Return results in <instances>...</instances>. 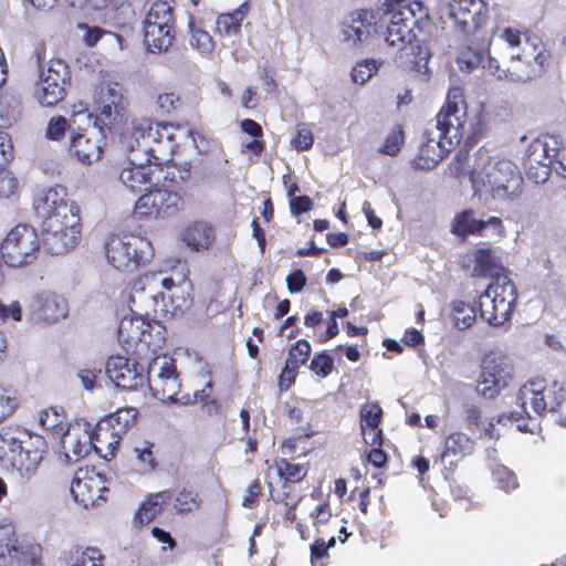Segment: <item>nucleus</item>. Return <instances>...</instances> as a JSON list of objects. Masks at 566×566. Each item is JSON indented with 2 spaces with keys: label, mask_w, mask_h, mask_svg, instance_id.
I'll use <instances>...</instances> for the list:
<instances>
[{
  "label": "nucleus",
  "mask_w": 566,
  "mask_h": 566,
  "mask_svg": "<svg viewBox=\"0 0 566 566\" xmlns=\"http://www.w3.org/2000/svg\"><path fill=\"white\" fill-rule=\"evenodd\" d=\"M34 209L42 221L43 247L59 255L74 249L81 239V210L67 200L66 188L60 185L43 190L34 199Z\"/></svg>",
  "instance_id": "nucleus-1"
},
{
  "label": "nucleus",
  "mask_w": 566,
  "mask_h": 566,
  "mask_svg": "<svg viewBox=\"0 0 566 566\" xmlns=\"http://www.w3.org/2000/svg\"><path fill=\"white\" fill-rule=\"evenodd\" d=\"M465 115L464 92L461 87L448 91L444 105L436 116L437 137L427 129L423 134L418 154L412 159L416 169L430 170L449 153L454 143H460L463 136Z\"/></svg>",
  "instance_id": "nucleus-2"
},
{
  "label": "nucleus",
  "mask_w": 566,
  "mask_h": 566,
  "mask_svg": "<svg viewBox=\"0 0 566 566\" xmlns=\"http://www.w3.org/2000/svg\"><path fill=\"white\" fill-rule=\"evenodd\" d=\"M46 452L48 443L40 434L18 427L0 431V463L15 469L27 480L36 473Z\"/></svg>",
  "instance_id": "nucleus-3"
},
{
  "label": "nucleus",
  "mask_w": 566,
  "mask_h": 566,
  "mask_svg": "<svg viewBox=\"0 0 566 566\" xmlns=\"http://www.w3.org/2000/svg\"><path fill=\"white\" fill-rule=\"evenodd\" d=\"M148 387L155 398L163 402H180L189 405L197 400H203L209 396L207 389H211V381H207L206 387L193 394V399L189 395L176 398L181 384L176 371L175 360L171 356H155L148 365L147 371Z\"/></svg>",
  "instance_id": "nucleus-4"
},
{
  "label": "nucleus",
  "mask_w": 566,
  "mask_h": 566,
  "mask_svg": "<svg viewBox=\"0 0 566 566\" xmlns=\"http://www.w3.org/2000/svg\"><path fill=\"white\" fill-rule=\"evenodd\" d=\"M109 265L123 273H134L148 263L153 255L151 242L138 234H112L104 244Z\"/></svg>",
  "instance_id": "nucleus-5"
},
{
  "label": "nucleus",
  "mask_w": 566,
  "mask_h": 566,
  "mask_svg": "<svg viewBox=\"0 0 566 566\" xmlns=\"http://www.w3.org/2000/svg\"><path fill=\"white\" fill-rule=\"evenodd\" d=\"M385 41L398 50L417 40V32H423L431 23L429 10L421 1H411L390 12Z\"/></svg>",
  "instance_id": "nucleus-6"
},
{
  "label": "nucleus",
  "mask_w": 566,
  "mask_h": 566,
  "mask_svg": "<svg viewBox=\"0 0 566 566\" xmlns=\"http://www.w3.org/2000/svg\"><path fill=\"white\" fill-rule=\"evenodd\" d=\"M517 300L514 283L507 277H496L479 296L480 317L492 326H501L511 318Z\"/></svg>",
  "instance_id": "nucleus-7"
},
{
  "label": "nucleus",
  "mask_w": 566,
  "mask_h": 566,
  "mask_svg": "<svg viewBox=\"0 0 566 566\" xmlns=\"http://www.w3.org/2000/svg\"><path fill=\"white\" fill-rule=\"evenodd\" d=\"M43 244L35 228L20 223L12 228L1 242L0 252L4 263L11 268L32 264Z\"/></svg>",
  "instance_id": "nucleus-8"
},
{
  "label": "nucleus",
  "mask_w": 566,
  "mask_h": 566,
  "mask_svg": "<svg viewBox=\"0 0 566 566\" xmlns=\"http://www.w3.org/2000/svg\"><path fill=\"white\" fill-rule=\"evenodd\" d=\"M174 8L165 0L150 6L144 21V40L153 52L167 51L175 41Z\"/></svg>",
  "instance_id": "nucleus-9"
},
{
  "label": "nucleus",
  "mask_w": 566,
  "mask_h": 566,
  "mask_svg": "<svg viewBox=\"0 0 566 566\" xmlns=\"http://www.w3.org/2000/svg\"><path fill=\"white\" fill-rule=\"evenodd\" d=\"M566 390L554 380L547 388L546 379L539 376L530 378L518 390L517 399L521 401L523 411L528 413V403L535 415H543L547 409L554 411L565 400Z\"/></svg>",
  "instance_id": "nucleus-10"
},
{
  "label": "nucleus",
  "mask_w": 566,
  "mask_h": 566,
  "mask_svg": "<svg viewBox=\"0 0 566 566\" xmlns=\"http://www.w3.org/2000/svg\"><path fill=\"white\" fill-rule=\"evenodd\" d=\"M70 77V67L64 61L51 60L48 67L40 72L34 97L43 106H55L65 97V85Z\"/></svg>",
  "instance_id": "nucleus-11"
},
{
  "label": "nucleus",
  "mask_w": 566,
  "mask_h": 566,
  "mask_svg": "<svg viewBox=\"0 0 566 566\" xmlns=\"http://www.w3.org/2000/svg\"><path fill=\"white\" fill-rule=\"evenodd\" d=\"M184 198L167 189L155 188L142 195L134 206L137 219L172 218L184 210Z\"/></svg>",
  "instance_id": "nucleus-12"
},
{
  "label": "nucleus",
  "mask_w": 566,
  "mask_h": 566,
  "mask_svg": "<svg viewBox=\"0 0 566 566\" xmlns=\"http://www.w3.org/2000/svg\"><path fill=\"white\" fill-rule=\"evenodd\" d=\"M450 17L455 30L465 36H476L489 21V7L484 0H452Z\"/></svg>",
  "instance_id": "nucleus-13"
},
{
  "label": "nucleus",
  "mask_w": 566,
  "mask_h": 566,
  "mask_svg": "<svg viewBox=\"0 0 566 566\" xmlns=\"http://www.w3.org/2000/svg\"><path fill=\"white\" fill-rule=\"evenodd\" d=\"M486 177L495 199L514 200L523 192L522 175L511 160H497Z\"/></svg>",
  "instance_id": "nucleus-14"
},
{
  "label": "nucleus",
  "mask_w": 566,
  "mask_h": 566,
  "mask_svg": "<svg viewBox=\"0 0 566 566\" xmlns=\"http://www.w3.org/2000/svg\"><path fill=\"white\" fill-rule=\"evenodd\" d=\"M179 129V124L156 122L151 140L144 145L146 161L153 166H163L172 160L179 147L177 142Z\"/></svg>",
  "instance_id": "nucleus-15"
},
{
  "label": "nucleus",
  "mask_w": 566,
  "mask_h": 566,
  "mask_svg": "<svg viewBox=\"0 0 566 566\" xmlns=\"http://www.w3.org/2000/svg\"><path fill=\"white\" fill-rule=\"evenodd\" d=\"M513 376V366L507 356H485L478 391L485 398H494L509 385Z\"/></svg>",
  "instance_id": "nucleus-16"
},
{
  "label": "nucleus",
  "mask_w": 566,
  "mask_h": 566,
  "mask_svg": "<svg viewBox=\"0 0 566 566\" xmlns=\"http://www.w3.org/2000/svg\"><path fill=\"white\" fill-rule=\"evenodd\" d=\"M145 368L132 356H108L106 374L112 382L124 390H136L144 385Z\"/></svg>",
  "instance_id": "nucleus-17"
},
{
  "label": "nucleus",
  "mask_w": 566,
  "mask_h": 566,
  "mask_svg": "<svg viewBox=\"0 0 566 566\" xmlns=\"http://www.w3.org/2000/svg\"><path fill=\"white\" fill-rule=\"evenodd\" d=\"M106 146V136L97 128L73 132L69 150L72 156L84 165H91L99 160Z\"/></svg>",
  "instance_id": "nucleus-18"
},
{
  "label": "nucleus",
  "mask_w": 566,
  "mask_h": 566,
  "mask_svg": "<svg viewBox=\"0 0 566 566\" xmlns=\"http://www.w3.org/2000/svg\"><path fill=\"white\" fill-rule=\"evenodd\" d=\"M486 228H490L492 233L499 238H504L506 234L505 226L501 218L490 217L486 220H480L474 218L472 209H464L454 216L450 232L457 238L465 240L470 235L483 237Z\"/></svg>",
  "instance_id": "nucleus-19"
},
{
  "label": "nucleus",
  "mask_w": 566,
  "mask_h": 566,
  "mask_svg": "<svg viewBox=\"0 0 566 566\" xmlns=\"http://www.w3.org/2000/svg\"><path fill=\"white\" fill-rule=\"evenodd\" d=\"M552 154L548 143L535 139L528 144L523 159V168L530 180L543 184L549 178L552 168L555 169V158L552 157Z\"/></svg>",
  "instance_id": "nucleus-20"
},
{
  "label": "nucleus",
  "mask_w": 566,
  "mask_h": 566,
  "mask_svg": "<svg viewBox=\"0 0 566 566\" xmlns=\"http://www.w3.org/2000/svg\"><path fill=\"white\" fill-rule=\"evenodd\" d=\"M106 490L103 475L93 469H78L70 488L74 501L84 507L94 505Z\"/></svg>",
  "instance_id": "nucleus-21"
},
{
  "label": "nucleus",
  "mask_w": 566,
  "mask_h": 566,
  "mask_svg": "<svg viewBox=\"0 0 566 566\" xmlns=\"http://www.w3.org/2000/svg\"><path fill=\"white\" fill-rule=\"evenodd\" d=\"M148 319L149 313L140 315L132 312L130 315H126L119 321L117 338L126 354H136L138 352Z\"/></svg>",
  "instance_id": "nucleus-22"
},
{
  "label": "nucleus",
  "mask_w": 566,
  "mask_h": 566,
  "mask_svg": "<svg viewBox=\"0 0 566 566\" xmlns=\"http://www.w3.org/2000/svg\"><path fill=\"white\" fill-rule=\"evenodd\" d=\"M415 42V44H409V48L405 46L398 50L395 61L406 72L429 75L428 63L432 56L430 48L424 41Z\"/></svg>",
  "instance_id": "nucleus-23"
},
{
  "label": "nucleus",
  "mask_w": 566,
  "mask_h": 566,
  "mask_svg": "<svg viewBox=\"0 0 566 566\" xmlns=\"http://www.w3.org/2000/svg\"><path fill=\"white\" fill-rule=\"evenodd\" d=\"M57 440L69 462H76L91 451V433L81 423L72 424Z\"/></svg>",
  "instance_id": "nucleus-24"
},
{
  "label": "nucleus",
  "mask_w": 566,
  "mask_h": 566,
  "mask_svg": "<svg viewBox=\"0 0 566 566\" xmlns=\"http://www.w3.org/2000/svg\"><path fill=\"white\" fill-rule=\"evenodd\" d=\"M156 122L150 118H133L120 134V142L128 151L140 150L153 138Z\"/></svg>",
  "instance_id": "nucleus-25"
},
{
  "label": "nucleus",
  "mask_w": 566,
  "mask_h": 566,
  "mask_svg": "<svg viewBox=\"0 0 566 566\" xmlns=\"http://www.w3.org/2000/svg\"><path fill=\"white\" fill-rule=\"evenodd\" d=\"M32 307L36 318L46 323H54L64 318L69 311L66 300L55 293L36 295Z\"/></svg>",
  "instance_id": "nucleus-26"
},
{
  "label": "nucleus",
  "mask_w": 566,
  "mask_h": 566,
  "mask_svg": "<svg viewBox=\"0 0 566 566\" xmlns=\"http://www.w3.org/2000/svg\"><path fill=\"white\" fill-rule=\"evenodd\" d=\"M349 18L350 22L345 27L344 34L354 43L365 41L377 31V17L373 10L358 9L352 12Z\"/></svg>",
  "instance_id": "nucleus-27"
},
{
  "label": "nucleus",
  "mask_w": 566,
  "mask_h": 566,
  "mask_svg": "<svg viewBox=\"0 0 566 566\" xmlns=\"http://www.w3.org/2000/svg\"><path fill=\"white\" fill-rule=\"evenodd\" d=\"M504 268L496 250L491 247L478 248L473 252L472 274L476 277H503Z\"/></svg>",
  "instance_id": "nucleus-28"
},
{
  "label": "nucleus",
  "mask_w": 566,
  "mask_h": 566,
  "mask_svg": "<svg viewBox=\"0 0 566 566\" xmlns=\"http://www.w3.org/2000/svg\"><path fill=\"white\" fill-rule=\"evenodd\" d=\"M120 438L115 436V432L108 428V424L98 422L95 431L91 434V449L103 459L109 460L115 455V452L120 442Z\"/></svg>",
  "instance_id": "nucleus-29"
},
{
  "label": "nucleus",
  "mask_w": 566,
  "mask_h": 566,
  "mask_svg": "<svg viewBox=\"0 0 566 566\" xmlns=\"http://www.w3.org/2000/svg\"><path fill=\"white\" fill-rule=\"evenodd\" d=\"M473 451V441L462 432H453L447 437L441 454L442 461L453 464Z\"/></svg>",
  "instance_id": "nucleus-30"
},
{
  "label": "nucleus",
  "mask_w": 566,
  "mask_h": 566,
  "mask_svg": "<svg viewBox=\"0 0 566 566\" xmlns=\"http://www.w3.org/2000/svg\"><path fill=\"white\" fill-rule=\"evenodd\" d=\"M249 6L242 3L232 12L220 13L216 20L214 32L221 36H235L241 32V23L248 15Z\"/></svg>",
  "instance_id": "nucleus-31"
},
{
  "label": "nucleus",
  "mask_w": 566,
  "mask_h": 566,
  "mask_svg": "<svg viewBox=\"0 0 566 566\" xmlns=\"http://www.w3.org/2000/svg\"><path fill=\"white\" fill-rule=\"evenodd\" d=\"M39 423L54 439H59L72 426L61 407L42 410L39 415Z\"/></svg>",
  "instance_id": "nucleus-32"
},
{
  "label": "nucleus",
  "mask_w": 566,
  "mask_h": 566,
  "mask_svg": "<svg viewBox=\"0 0 566 566\" xmlns=\"http://www.w3.org/2000/svg\"><path fill=\"white\" fill-rule=\"evenodd\" d=\"M150 166L149 163H147V165L133 164L120 171L119 179L129 190L134 192L139 191L143 187L153 181V170Z\"/></svg>",
  "instance_id": "nucleus-33"
},
{
  "label": "nucleus",
  "mask_w": 566,
  "mask_h": 566,
  "mask_svg": "<svg viewBox=\"0 0 566 566\" xmlns=\"http://www.w3.org/2000/svg\"><path fill=\"white\" fill-rule=\"evenodd\" d=\"M167 335V328L158 319L149 318L144 328L143 340L140 343L142 348H138V350L157 354L166 344Z\"/></svg>",
  "instance_id": "nucleus-34"
},
{
  "label": "nucleus",
  "mask_w": 566,
  "mask_h": 566,
  "mask_svg": "<svg viewBox=\"0 0 566 566\" xmlns=\"http://www.w3.org/2000/svg\"><path fill=\"white\" fill-rule=\"evenodd\" d=\"M483 67L488 69L489 72L494 75L495 77L502 80L507 78L510 81L514 82H528L533 81L535 73L533 72H524L520 69L518 60L515 56H512V65L507 69H502L499 64V61L492 56H489L486 65Z\"/></svg>",
  "instance_id": "nucleus-35"
},
{
  "label": "nucleus",
  "mask_w": 566,
  "mask_h": 566,
  "mask_svg": "<svg viewBox=\"0 0 566 566\" xmlns=\"http://www.w3.org/2000/svg\"><path fill=\"white\" fill-rule=\"evenodd\" d=\"M104 556L99 549L87 547L85 549L75 548L66 552L61 558V566H103Z\"/></svg>",
  "instance_id": "nucleus-36"
},
{
  "label": "nucleus",
  "mask_w": 566,
  "mask_h": 566,
  "mask_svg": "<svg viewBox=\"0 0 566 566\" xmlns=\"http://www.w3.org/2000/svg\"><path fill=\"white\" fill-rule=\"evenodd\" d=\"M138 411L135 408H119L115 412L111 413L101 422L108 424V428L115 432L120 439L129 428H132L137 419Z\"/></svg>",
  "instance_id": "nucleus-37"
},
{
  "label": "nucleus",
  "mask_w": 566,
  "mask_h": 566,
  "mask_svg": "<svg viewBox=\"0 0 566 566\" xmlns=\"http://www.w3.org/2000/svg\"><path fill=\"white\" fill-rule=\"evenodd\" d=\"M170 499L168 491L153 494L145 502L142 503L139 510L135 515V523L148 524L150 523L161 511L164 504Z\"/></svg>",
  "instance_id": "nucleus-38"
},
{
  "label": "nucleus",
  "mask_w": 566,
  "mask_h": 566,
  "mask_svg": "<svg viewBox=\"0 0 566 566\" xmlns=\"http://www.w3.org/2000/svg\"><path fill=\"white\" fill-rule=\"evenodd\" d=\"M18 537L11 526L0 527V566H10L18 557Z\"/></svg>",
  "instance_id": "nucleus-39"
},
{
  "label": "nucleus",
  "mask_w": 566,
  "mask_h": 566,
  "mask_svg": "<svg viewBox=\"0 0 566 566\" xmlns=\"http://www.w3.org/2000/svg\"><path fill=\"white\" fill-rule=\"evenodd\" d=\"M185 239L196 250L207 249L214 239L213 229L205 222H193L186 229Z\"/></svg>",
  "instance_id": "nucleus-40"
},
{
  "label": "nucleus",
  "mask_w": 566,
  "mask_h": 566,
  "mask_svg": "<svg viewBox=\"0 0 566 566\" xmlns=\"http://www.w3.org/2000/svg\"><path fill=\"white\" fill-rule=\"evenodd\" d=\"M516 57L521 70L535 73L534 80L545 73L552 63V53L545 48L539 49L533 56V63L536 67L531 65V62L527 60L528 54L525 53V50H523L522 55H517Z\"/></svg>",
  "instance_id": "nucleus-41"
},
{
  "label": "nucleus",
  "mask_w": 566,
  "mask_h": 566,
  "mask_svg": "<svg viewBox=\"0 0 566 566\" xmlns=\"http://www.w3.org/2000/svg\"><path fill=\"white\" fill-rule=\"evenodd\" d=\"M406 135L405 129L401 124H395L388 134L386 135L382 144L378 148V153L381 155L395 157L397 156L403 144H405Z\"/></svg>",
  "instance_id": "nucleus-42"
},
{
  "label": "nucleus",
  "mask_w": 566,
  "mask_h": 566,
  "mask_svg": "<svg viewBox=\"0 0 566 566\" xmlns=\"http://www.w3.org/2000/svg\"><path fill=\"white\" fill-rule=\"evenodd\" d=\"M184 106V99L175 91L159 93L156 99V111L161 116L176 115Z\"/></svg>",
  "instance_id": "nucleus-43"
},
{
  "label": "nucleus",
  "mask_w": 566,
  "mask_h": 566,
  "mask_svg": "<svg viewBox=\"0 0 566 566\" xmlns=\"http://www.w3.org/2000/svg\"><path fill=\"white\" fill-rule=\"evenodd\" d=\"M452 317L454 325L459 329H467L474 324L476 319V312L474 306L470 305L469 303L463 301H454L452 303Z\"/></svg>",
  "instance_id": "nucleus-44"
},
{
  "label": "nucleus",
  "mask_w": 566,
  "mask_h": 566,
  "mask_svg": "<svg viewBox=\"0 0 566 566\" xmlns=\"http://www.w3.org/2000/svg\"><path fill=\"white\" fill-rule=\"evenodd\" d=\"M190 45L201 55H210L213 53L216 43L208 31L200 27L190 24Z\"/></svg>",
  "instance_id": "nucleus-45"
},
{
  "label": "nucleus",
  "mask_w": 566,
  "mask_h": 566,
  "mask_svg": "<svg viewBox=\"0 0 566 566\" xmlns=\"http://www.w3.org/2000/svg\"><path fill=\"white\" fill-rule=\"evenodd\" d=\"M171 306L166 303L165 292H158L153 295L154 301V316L158 314L166 316L167 314L177 315L182 313L184 308L188 306V300L182 298L180 303L174 304L172 295H169Z\"/></svg>",
  "instance_id": "nucleus-46"
},
{
  "label": "nucleus",
  "mask_w": 566,
  "mask_h": 566,
  "mask_svg": "<svg viewBox=\"0 0 566 566\" xmlns=\"http://www.w3.org/2000/svg\"><path fill=\"white\" fill-rule=\"evenodd\" d=\"M455 60L461 71L472 72L482 63L483 52L471 46H463L460 49Z\"/></svg>",
  "instance_id": "nucleus-47"
},
{
  "label": "nucleus",
  "mask_w": 566,
  "mask_h": 566,
  "mask_svg": "<svg viewBox=\"0 0 566 566\" xmlns=\"http://www.w3.org/2000/svg\"><path fill=\"white\" fill-rule=\"evenodd\" d=\"M277 473L281 478H283L286 482L296 483L302 481L306 474L307 470L302 464L290 463L285 459H281L276 462Z\"/></svg>",
  "instance_id": "nucleus-48"
},
{
  "label": "nucleus",
  "mask_w": 566,
  "mask_h": 566,
  "mask_svg": "<svg viewBox=\"0 0 566 566\" xmlns=\"http://www.w3.org/2000/svg\"><path fill=\"white\" fill-rule=\"evenodd\" d=\"M123 109H113L109 104L103 106H96L95 124H98V128L112 129L123 117Z\"/></svg>",
  "instance_id": "nucleus-49"
},
{
  "label": "nucleus",
  "mask_w": 566,
  "mask_h": 566,
  "mask_svg": "<svg viewBox=\"0 0 566 566\" xmlns=\"http://www.w3.org/2000/svg\"><path fill=\"white\" fill-rule=\"evenodd\" d=\"M19 405L17 391L0 385V422L10 417Z\"/></svg>",
  "instance_id": "nucleus-50"
},
{
  "label": "nucleus",
  "mask_w": 566,
  "mask_h": 566,
  "mask_svg": "<svg viewBox=\"0 0 566 566\" xmlns=\"http://www.w3.org/2000/svg\"><path fill=\"white\" fill-rule=\"evenodd\" d=\"M382 416V410L378 403H366L360 408V429L365 432L367 429H377Z\"/></svg>",
  "instance_id": "nucleus-51"
},
{
  "label": "nucleus",
  "mask_w": 566,
  "mask_h": 566,
  "mask_svg": "<svg viewBox=\"0 0 566 566\" xmlns=\"http://www.w3.org/2000/svg\"><path fill=\"white\" fill-rule=\"evenodd\" d=\"M95 104L96 106L109 104V106H112L113 109L125 111L124 96L115 88H112L109 86L99 87L95 97Z\"/></svg>",
  "instance_id": "nucleus-52"
},
{
  "label": "nucleus",
  "mask_w": 566,
  "mask_h": 566,
  "mask_svg": "<svg viewBox=\"0 0 566 566\" xmlns=\"http://www.w3.org/2000/svg\"><path fill=\"white\" fill-rule=\"evenodd\" d=\"M200 506V499L197 493L190 490H181L175 501V509L180 513L192 512Z\"/></svg>",
  "instance_id": "nucleus-53"
},
{
  "label": "nucleus",
  "mask_w": 566,
  "mask_h": 566,
  "mask_svg": "<svg viewBox=\"0 0 566 566\" xmlns=\"http://www.w3.org/2000/svg\"><path fill=\"white\" fill-rule=\"evenodd\" d=\"M377 71V64L374 60H365L356 63L353 67L350 75L355 83H366Z\"/></svg>",
  "instance_id": "nucleus-54"
},
{
  "label": "nucleus",
  "mask_w": 566,
  "mask_h": 566,
  "mask_svg": "<svg viewBox=\"0 0 566 566\" xmlns=\"http://www.w3.org/2000/svg\"><path fill=\"white\" fill-rule=\"evenodd\" d=\"M69 124L64 116H53L46 126L45 137L50 140L60 142L64 138Z\"/></svg>",
  "instance_id": "nucleus-55"
},
{
  "label": "nucleus",
  "mask_w": 566,
  "mask_h": 566,
  "mask_svg": "<svg viewBox=\"0 0 566 566\" xmlns=\"http://www.w3.org/2000/svg\"><path fill=\"white\" fill-rule=\"evenodd\" d=\"M19 188L18 179L8 170V168L0 169V198H10L15 195Z\"/></svg>",
  "instance_id": "nucleus-56"
},
{
  "label": "nucleus",
  "mask_w": 566,
  "mask_h": 566,
  "mask_svg": "<svg viewBox=\"0 0 566 566\" xmlns=\"http://www.w3.org/2000/svg\"><path fill=\"white\" fill-rule=\"evenodd\" d=\"M134 454L140 464L142 471H150L155 468V458L149 442H143L135 447Z\"/></svg>",
  "instance_id": "nucleus-57"
},
{
  "label": "nucleus",
  "mask_w": 566,
  "mask_h": 566,
  "mask_svg": "<svg viewBox=\"0 0 566 566\" xmlns=\"http://www.w3.org/2000/svg\"><path fill=\"white\" fill-rule=\"evenodd\" d=\"M14 158V148L8 133L0 130V169L8 168Z\"/></svg>",
  "instance_id": "nucleus-58"
},
{
  "label": "nucleus",
  "mask_w": 566,
  "mask_h": 566,
  "mask_svg": "<svg viewBox=\"0 0 566 566\" xmlns=\"http://www.w3.org/2000/svg\"><path fill=\"white\" fill-rule=\"evenodd\" d=\"M314 136L306 126H298L296 135L292 138L291 145L298 151L307 150L313 146Z\"/></svg>",
  "instance_id": "nucleus-59"
},
{
  "label": "nucleus",
  "mask_w": 566,
  "mask_h": 566,
  "mask_svg": "<svg viewBox=\"0 0 566 566\" xmlns=\"http://www.w3.org/2000/svg\"><path fill=\"white\" fill-rule=\"evenodd\" d=\"M472 139L473 138L471 136L468 137L464 146L462 148H460L454 156L453 166H454L455 174L458 176L465 174V166L470 158V150L468 148V145L472 146V144H473Z\"/></svg>",
  "instance_id": "nucleus-60"
},
{
  "label": "nucleus",
  "mask_w": 566,
  "mask_h": 566,
  "mask_svg": "<svg viewBox=\"0 0 566 566\" xmlns=\"http://www.w3.org/2000/svg\"><path fill=\"white\" fill-rule=\"evenodd\" d=\"M495 478L499 486L505 492H510L517 488V480L515 474L506 468H499L495 471Z\"/></svg>",
  "instance_id": "nucleus-61"
},
{
  "label": "nucleus",
  "mask_w": 566,
  "mask_h": 566,
  "mask_svg": "<svg viewBox=\"0 0 566 566\" xmlns=\"http://www.w3.org/2000/svg\"><path fill=\"white\" fill-rule=\"evenodd\" d=\"M296 376V361L287 359L285 367L283 368L279 377V386L281 390H287L294 382Z\"/></svg>",
  "instance_id": "nucleus-62"
},
{
  "label": "nucleus",
  "mask_w": 566,
  "mask_h": 566,
  "mask_svg": "<svg viewBox=\"0 0 566 566\" xmlns=\"http://www.w3.org/2000/svg\"><path fill=\"white\" fill-rule=\"evenodd\" d=\"M312 209L313 201L306 195L295 196L290 199V210L293 216H301L303 213L311 211Z\"/></svg>",
  "instance_id": "nucleus-63"
},
{
  "label": "nucleus",
  "mask_w": 566,
  "mask_h": 566,
  "mask_svg": "<svg viewBox=\"0 0 566 566\" xmlns=\"http://www.w3.org/2000/svg\"><path fill=\"white\" fill-rule=\"evenodd\" d=\"M310 367L316 375L325 377L332 371L333 360L331 356H314Z\"/></svg>",
  "instance_id": "nucleus-64"
}]
</instances>
